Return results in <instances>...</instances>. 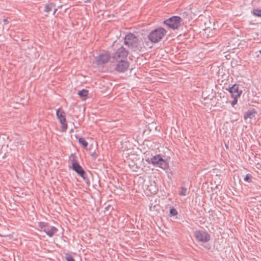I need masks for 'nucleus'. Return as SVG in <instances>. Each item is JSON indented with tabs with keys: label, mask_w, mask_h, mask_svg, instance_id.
Here are the masks:
<instances>
[{
	"label": "nucleus",
	"mask_w": 261,
	"mask_h": 261,
	"mask_svg": "<svg viewBox=\"0 0 261 261\" xmlns=\"http://www.w3.org/2000/svg\"><path fill=\"white\" fill-rule=\"evenodd\" d=\"M93 155L95 158L96 157V154H95H95H93V155Z\"/></svg>",
	"instance_id": "obj_25"
},
{
	"label": "nucleus",
	"mask_w": 261,
	"mask_h": 261,
	"mask_svg": "<svg viewBox=\"0 0 261 261\" xmlns=\"http://www.w3.org/2000/svg\"><path fill=\"white\" fill-rule=\"evenodd\" d=\"M148 190L151 193H155L156 192L155 188L153 189H148Z\"/></svg>",
	"instance_id": "obj_23"
},
{
	"label": "nucleus",
	"mask_w": 261,
	"mask_h": 261,
	"mask_svg": "<svg viewBox=\"0 0 261 261\" xmlns=\"http://www.w3.org/2000/svg\"><path fill=\"white\" fill-rule=\"evenodd\" d=\"M186 192H187L186 189L183 188L182 189V192L180 193V195H185Z\"/></svg>",
	"instance_id": "obj_22"
},
{
	"label": "nucleus",
	"mask_w": 261,
	"mask_h": 261,
	"mask_svg": "<svg viewBox=\"0 0 261 261\" xmlns=\"http://www.w3.org/2000/svg\"><path fill=\"white\" fill-rule=\"evenodd\" d=\"M194 236L197 241L202 243H207L211 239V236L208 232L200 230L195 231Z\"/></svg>",
	"instance_id": "obj_7"
},
{
	"label": "nucleus",
	"mask_w": 261,
	"mask_h": 261,
	"mask_svg": "<svg viewBox=\"0 0 261 261\" xmlns=\"http://www.w3.org/2000/svg\"><path fill=\"white\" fill-rule=\"evenodd\" d=\"M128 52L123 46L118 48L114 55V59L116 60V64L115 69L118 72H124L126 70L129 66L127 61Z\"/></svg>",
	"instance_id": "obj_1"
},
{
	"label": "nucleus",
	"mask_w": 261,
	"mask_h": 261,
	"mask_svg": "<svg viewBox=\"0 0 261 261\" xmlns=\"http://www.w3.org/2000/svg\"><path fill=\"white\" fill-rule=\"evenodd\" d=\"M256 114V111L254 109L249 110L247 111L244 115V118L245 120L247 119H252L255 116Z\"/></svg>",
	"instance_id": "obj_12"
},
{
	"label": "nucleus",
	"mask_w": 261,
	"mask_h": 261,
	"mask_svg": "<svg viewBox=\"0 0 261 261\" xmlns=\"http://www.w3.org/2000/svg\"><path fill=\"white\" fill-rule=\"evenodd\" d=\"M4 23H5V24H7V23H8V20H7V19H4Z\"/></svg>",
	"instance_id": "obj_24"
},
{
	"label": "nucleus",
	"mask_w": 261,
	"mask_h": 261,
	"mask_svg": "<svg viewBox=\"0 0 261 261\" xmlns=\"http://www.w3.org/2000/svg\"><path fill=\"white\" fill-rule=\"evenodd\" d=\"M229 92L234 98H237L239 97L242 93V91L239 90L238 86L236 85H233L230 88Z\"/></svg>",
	"instance_id": "obj_10"
},
{
	"label": "nucleus",
	"mask_w": 261,
	"mask_h": 261,
	"mask_svg": "<svg viewBox=\"0 0 261 261\" xmlns=\"http://www.w3.org/2000/svg\"><path fill=\"white\" fill-rule=\"evenodd\" d=\"M125 43L129 47L136 50L138 48L139 39L133 34H128L125 37Z\"/></svg>",
	"instance_id": "obj_4"
},
{
	"label": "nucleus",
	"mask_w": 261,
	"mask_h": 261,
	"mask_svg": "<svg viewBox=\"0 0 261 261\" xmlns=\"http://www.w3.org/2000/svg\"><path fill=\"white\" fill-rule=\"evenodd\" d=\"M110 55L108 53L99 55L97 59V63L98 64H104L110 60Z\"/></svg>",
	"instance_id": "obj_9"
},
{
	"label": "nucleus",
	"mask_w": 261,
	"mask_h": 261,
	"mask_svg": "<svg viewBox=\"0 0 261 261\" xmlns=\"http://www.w3.org/2000/svg\"><path fill=\"white\" fill-rule=\"evenodd\" d=\"M56 5L55 3H49L45 6L44 11L47 13L51 12L54 8H55Z\"/></svg>",
	"instance_id": "obj_13"
},
{
	"label": "nucleus",
	"mask_w": 261,
	"mask_h": 261,
	"mask_svg": "<svg viewBox=\"0 0 261 261\" xmlns=\"http://www.w3.org/2000/svg\"><path fill=\"white\" fill-rule=\"evenodd\" d=\"M251 175L249 174H248L246 175L244 178V180L247 182H250L251 181Z\"/></svg>",
	"instance_id": "obj_18"
},
{
	"label": "nucleus",
	"mask_w": 261,
	"mask_h": 261,
	"mask_svg": "<svg viewBox=\"0 0 261 261\" xmlns=\"http://www.w3.org/2000/svg\"><path fill=\"white\" fill-rule=\"evenodd\" d=\"M181 18L179 16H173L164 21V24L168 28L175 30L177 29L181 24Z\"/></svg>",
	"instance_id": "obj_5"
},
{
	"label": "nucleus",
	"mask_w": 261,
	"mask_h": 261,
	"mask_svg": "<svg viewBox=\"0 0 261 261\" xmlns=\"http://www.w3.org/2000/svg\"><path fill=\"white\" fill-rule=\"evenodd\" d=\"M79 142L84 148H86L88 146V143L83 138H80L79 139Z\"/></svg>",
	"instance_id": "obj_15"
},
{
	"label": "nucleus",
	"mask_w": 261,
	"mask_h": 261,
	"mask_svg": "<svg viewBox=\"0 0 261 261\" xmlns=\"http://www.w3.org/2000/svg\"><path fill=\"white\" fill-rule=\"evenodd\" d=\"M39 227H40V230H42L44 229V228H46L48 226L47 223L44 222H39L38 224Z\"/></svg>",
	"instance_id": "obj_16"
},
{
	"label": "nucleus",
	"mask_w": 261,
	"mask_h": 261,
	"mask_svg": "<svg viewBox=\"0 0 261 261\" xmlns=\"http://www.w3.org/2000/svg\"><path fill=\"white\" fill-rule=\"evenodd\" d=\"M237 102H238V100L237 99V98H234V99L231 102V105L232 107H233L235 105H236L237 103Z\"/></svg>",
	"instance_id": "obj_21"
},
{
	"label": "nucleus",
	"mask_w": 261,
	"mask_h": 261,
	"mask_svg": "<svg viewBox=\"0 0 261 261\" xmlns=\"http://www.w3.org/2000/svg\"><path fill=\"white\" fill-rule=\"evenodd\" d=\"M66 260L67 261H75L74 259L72 256H67L66 257Z\"/></svg>",
	"instance_id": "obj_20"
},
{
	"label": "nucleus",
	"mask_w": 261,
	"mask_h": 261,
	"mask_svg": "<svg viewBox=\"0 0 261 261\" xmlns=\"http://www.w3.org/2000/svg\"><path fill=\"white\" fill-rule=\"evenodd\" d=\"M43 231H44L49 237H51L54 234H55L58 231V229L54 226H47L46 228H44L43 229Z\"/></svg>",
	"instance_id": "obj_11"
},
{
	"label": "nucleus",
	"mask_w": 261,
	"mask_h": 261,
	"mask_svg": "<svg viewBox=\"0 0 261 261\" xmlns=\"http://www.w3.org/2000/svg\"><path fill=\"white\" fill-rule=\"evenodd\" d=\"M72 166V169L83 179H85V172L83 168L77 163H73Z\"/></svg>",
	"instance_id": "obj_8"
},
{
	"label": "nucleus",
	"mask_w": 261,
	"mask_h": 261,
	"mask_svg": "<svg viewBox=\"0 0 261 261\" xmlns=\"http://www.w3.org/2000/svg\"><path fill=\"white\" fill-rule=\"evenodd\" d=\"M56 115L61 124L62 132H65L68 128L65 112L63 110L58 109L56 111Z\"/></svg>",
	"instance_id": "obj_6"
},
{
	"label": "nucleus",
	"mask_w": 261,
	"mask_h": 261,
	"mask_svg": "<svg viewBox=\"0 0 261 261\" xmlns=\"http://www.w3.org/2000/svg\"><path fill=\"white\" fill-rule=\"evenodd\" d=\"M166 30L163 28H159L150 32L149 39L154 43L160 41L166 34Z\"/></svg>",
	"instance_id": "obj_3"
},
{
	"label": "nucleus",
	"mask_w": 261,
	"mask_h": 261,
	"mask_svg": "<svg viewBox=\"0 0 261 261\" xmlns=\"http://www.w3.org/2000/svg\"><path fill=\"white\" fill-rule=\"evenodd\" d=\"M77 94L82 98L83 100H85L88 94V91L83 89L78 92Z\"/></svg>",
	"instance_id": "obj_14"
},
{
	"label": "nucleus",
	"mask_w": 261,
	"mask_h": 261,
	"mask_svg": "<svg viewBox=\"0 0 261 261\" xmlns=\"http://www.w3.org/2000/svg\"><path fill=\"white\" fill-rule=\"evenodd\" d=\"M170 214L172 216H176L177 214V212L175 208H171L170 211Z\"/></svg>",
	"instance_id": "obj_19"
},
{
	"label": "nucleus",
	"mask_w": 261,
	"mask_h": 261,
	"mask_svg": "<svg viewBox=\"0 0 261 261\" xmlns=\"http://www.w3.org/2000/svg\"><path fill=\"white\" fill-rule=\"evenodd\" d=\"M253 13L254 15L258 17H261V10L254 9L253 10Z\"/></svg>",
	"instance_id": "obj_17"
},
{
	"label": "nucleus",
	"mask_w": 261,
	"mask_h": 261,
	"mask_svg": "<svg viewBox=\"0 0 261 261\" xmlns=\"http://www.w3.org/2000/svg\"><path fill=\"white\" fill-rule=\"evenodd\" d=\"M146 161L163 170L167 169L169 167L168 160L163 159L160 155L154 156L150 159L148 158L146 160Z\"/></svg>",
	"instance_id": "obj_2"
}]
</instances>
